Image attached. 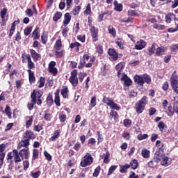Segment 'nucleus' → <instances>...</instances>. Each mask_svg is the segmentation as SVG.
<instances>
[{"mask_svg":"<svg viewBox=\"0 0 178 178\" xmlns=\"http://www.w3.org/2000/svg\"><path fill=\"white\" fill-rule=\"evenodd\" d=\"M154 161L156 163H159V162H161V165L165 168L172 163V159H170L163 154V149H160L159 151L156 152L154 156Z\"/></svg>","mask_w":178,"mask_h":178,"instance_id":"f257e3e1","label":"nucleus"},{"mask_svg":"<svg viewBox=\"0 0 178 178\" xmlns=\"http://www.w3.org/2000/svg\"><path fill=\"white\" fill-rule=\"evenodd\" d=\"M135 83L138 84V86H140V87H143L144 86V83H147V84H149L151 83V77L147 74H143V75H136L134 76Z\"/></svg>","mask_w":178,"mask_h":178,"instance_id":"f03ea898","label":"nucleus"},{"mask_svg":"<svg viewBox=\"0 0 178 178\" xmlns=\"http://www.w3.org/2000/svg\"><path fill=\"white\" fill-rule=\"evenodd\" d=\"M147 97L144 96L138 103L136 104V111L137 113H143L147 102H148Z\"/></svg>","mask_w":178,"mask_h":178,"instance_id":"7ed1b4c3","label":"nucleus"},{"mask_svg":"<svg viewBox=\"0 0 178 178\" xmlns=\"http://www.w3.org/2000/svg\"><path fill=\"white\" fill-rule=\"evenodd\" d=\"M94 159L92 158V156H91L90 153H86L81 161V166L82 168H86V166H89V165H91Z\"/></svg>","mask_w":178,"mask_h":178,"instance_id":"20e7f679","label":"nucleus"},{"mask_svg":"<svg viewBox=\"0 0 178 178\" xmlns=\"http://www.w3.org/2000/svg\"><path fill=\"white\" fill-rule=\"evenodd\" d=\"M31 97V99H34V101H36L37 105H41V104H42V101H41V97H42V92L33 91Z\"/></svg>","mask_w":178,"mask_h":178,"instance_id":"39448f33","label":"nucleus"},{"mask_svg":"<svg viewBox=\"0 0 178 178\" xmlns=\"http://www.w3.org/2000/svg\"><path fill=\"white\" fill-rule=\"evenodd\" d=\"M70 82L74 87H76L79 84V79L77 78V70H74L71 72V76L70 77Z\"/></svg>","mask_w":178,"mask_h":178,"instance_id":"423d86ee","label":"nucleus"},{"mask_svg":"<svg viewBox=\"0 0 178 178\" xmlns=\"http://www.w3.org/2000/svg\"><path fill=\"white\" fill-rule=\"evenodd\" d=\"M19 155L21 156L22 159H29V158H30L29 147H25L24 149H22L21 151H19Z\"/></svg>","mask_w":178,"mask_h":178,"instance_id":"0eeeda50","label":"nucleus"},{"mask_svg":"<svg viewBox=\"0 0 178 178\" xmlns=\"http://www.w3.org/2000/svg\"><path fill=\"white\" fill-rule=\"evenodd\" d=\"M90 30L92 41L94 42L98 41V29H96L95 26H91Z\"/></svg>","mask_w":178,"mask_h":178,"instance_id":"6e6552de","label":"nucleus"},{"mask_svg":"<svg viewBox=\"0 0 178 178\" xmlns=\"http://www.w3.org/2000/svg\"><path fill=\"white\" fill-rule=\"evenodd\" d=\"M120 78L122 80V81H124L125 86H131L133 82L131 81V79H130V78H129V76L126 75V74H121Z\"/></svg>","mask_w":178,"mask_h":178,"instance_id":"1a4fd4ad","label":"nucleus"},{"mask_svg":"<svg viewBox=\"0 0 178 178\" xmlns=\"http://www.w3.org/2000/svg\"><path fill=\"white\" fill-rule=\"evenodd\" d=\"M145 45H147V42H145V41L143 40H140L136 42L135 45V49L140 51V49H143V48H145Z\"/></svg>","mask_w":178,"mask_h":178,"instance_id":"9d476101","label":"nucleus"},{"mask_svg":"<svg viewBox=\"0 0 178 178\" xmlns=\"http://www.w3.org/2000/svg\"><path fill=\"white\" fill-rule=\"evenodd\" d=\"M29 145H30V142H29V139L22 140L18 144L17 149H22V147H25V148H28L27 147H29Z\"/></svg>","mask_w":178,"mask_h":178,"instance_id":"9b49d317","label":"nucleus"},{"mask_svg":"<svg viewBox=\"0 0 178 178\" xmlns=\"http://www.w3.org/2000/svg\"><path fill=\"white\" fill-rule=\"evenodd\" d=\"M116 70L118 72V77H120L122 76V74H120V72L123 71V69H124V63H120L115 66Z\"/></svg>","mask_w":178,"mask_h":178,"instance_id":"f8f14e48","label":"nucleus"},{"mask_svg":"<svg viewBox=\"0 0 178 178\" xmlns=\"http://www.w3.org/2000/svg\"><path fill=\"white\" fill-rule=\"evenodd\" d=\"M24 137L27 140H34L35 138L34 133L31 131H26L24 134Z\"/></svg>","mask_w":178,"mask_h":178,"instance_id":"ddd939ff","label":"nucleus"},{"mask_svg":"<svg viewBox=\"0 0 178 178\" xmlns=\"http://www.w3.org/2000/svg\"><path fill=\"white\" fill-rule=\"evenodd\" d=\"M108 55L113 59V60H116L119 56L118 53L113 49H108Z\"/></svg>","mask_w":178,"mask_h":178,"instance_id":"4468645a","label":"nucleus"},{"mask_svg":"<svg viewBox=\"0 0 178 178\" xmlns=\"http://www.w3.org/2000/svg\"><path fill=\"white\" fill-rule=\"evenodd\" d=\"M25 58L28 60L29 70H30L31 69H34V63H33V61H31V57L30 56V54H26Z\"/></svg>","mask_w":178,"mask_h":178,"instance_id":"2eb2a0df","label":"nucleus"},{"mask_svg":"<svg viewBox=\"0 0 178 178\" xmlns=\"http://www.w3.org/2000/svg\"><path fill=\"white\" fill-rule=\"evenodd\" d=\"M70 20H72V16L69 13H65V19L63 21V26L66 27L69 23H70Z\"/></svg>","mask_w":178,"mask_h":178,"instance_id":"dca6fc26","label":"nucleus"},{"mask_svg":"<svg viewBox=\"0 0 178 178\" xmlns=\"http://www.w3.org/2000/svg\"><path fill=\"white\" fill-rule=\"evenodd\" d=\"M13 156H14V161L15 162H22V157L20 158V154H19V152L17 150L15 149L13 151Z\"/></svg>","mask_w":178,"mask_h":178,"instance_id":"f3484780","label":"nucleus"},{"mask_svg":"<svg viewBox=\"0 0 178 178\" xmlns=\"http://www.w3.org/2000/svg\"><path fill=\"white\" fill-rule=\"evenodd\" d=\"M171 20H177L176 15H175L173 13H170L165 16L166 23H170Z\"/></svg>","mask_w":178,"mask_h":178,"instance_id":"a211bd4d","label":"nucleus"},{"mask_svg":"<svg viewBox=\"0 0 178 178\" xmlns=\"http://www.w3.org/2000/svg\"><path fill=\"white\" fill-rule=\"evenodd\" d=\"M54 102L56 106H60V99L59 97V90H57L55 92Z\"/></svg>","mask_w":178,"mask_h":178,"instance_id":"6ab92c4d","label":"nucleus"},{"mask_svg":"<svg viewBox=\"0 0 178 178\" xmlns=\"http://www.w3.org/2000/svg\"><path fill=\"white\" fill-rule=\"evenodd\" d=\"M114 9L117 12H122L123 10V5L122 3H118V1H114Z\"/></svg>","mask_w":178,"mask_h":178,"instance_id":"aec40b11","label":"nucleus"},{"mask_svg":"<svg viewBox=\"0 0 178 178\" xmlns=\"http://www.w3.org/2000/svg\"><path fill=\"white\" fill-rule=\"evenodd\" d=\"M54 49H56V51H60V49H62V40L60 39L56 40Z\"/></svg>","mask_w":178,"mask_h":178,"instance_id":"412c9836","label":"nucleus"},{"mask_svg":"<svg viewBox=\"0 0 178 178\" xmlns=\"http://www.w3.org/2000/svg\"><path fill=\"white\" fill-rule=\"evenodd\" d=\"M165 51H166V49L165 47H158L156 51V54L158 56H161V55H163L165 54Z\"/></svg>","mask_w":178,"mask_h":178,"instance_id":"4be33fe9","label":"nucleus"},{"mask_svg":"<svg viewBox=\"0 0 178 178\" xmlns=\"http://www.w3.org/2000/svg\"><path fill=\"white\" fill-rule=\"evenodd\" d=\"M31 55L32 58H33L34 60H38V58H40V54L37 53V51L33 49H31Z\"/></svg>","mask_w":178,"mask_h":178,"instance_id":"5701e85b","label":"nucleus"},{"mask_svg":"<svg viewBox=\"0 0 178 178\" xmlns=\"http://www.w3.org/2000/svg\"><path fill=\"white\" fill-rule=\"evenodd\" d=\"M149 154H150L149 150L147 149H143L141 151L142 156H143L145 159L149 158Z\"/></svg>","mask_w":178,"mask_h":178,"instance_id":"b1692460","label":"nucleus"},{"mask_svg":"<svg viewBox=\"0 0 178 178\" xmlns=\"http://www.w3.org/2000/svg\"><path fill=\"white\" fill-rule=\"evenodd\" d=\"M102 102L104 104H106V105H108V106H110L111 104L113 102V100H112V99H111L109 97H106V96H104Z\"/></svg>","mask_w":178,"mask_h":178,"instance_id":"393cba45","label":"nucleus"},{"mask_svg":"<svg viewBox=\"0 0 178 178\" xmlns=\"http://www.w3.org/2000/svg\"><path fill=\"white\" fill-rule=\"evenodd\" d=\"M33 35L35 40H38L40 38V28H36L33 32Z\"/></svg>","mask_w":178,"mask_h":178,"instance_id":"a878e982","label":"nucleus"},{"mask_svg":"<svg viewBox=\"0 0 178 178\" xmlns=\"http://www.w3.org/2000/svg\"><path fill=\"white\" fill-rule=\"evenodd\" d=\"M29 76V81L34 83L35 81V78L34 77V72L31 71V70H28Z\"/></svg>","mask_w":178,"mask_h":178,"instance_id":"bb28decb","label":"nucleus"},{"mask_svg":"<svg viewBox=\"0 0 178 178\" xmlns=\"http://www.w3.org/2000/svg\"><path fill=\"white\" fill-rule=\"evenodd\" d=\"M59 136H60V131H59V130H56L55 131L54 134L53 135V136H51L50 138V140L55 141V140H56V138H59Z\"/></svg>","mask_w":178,"mask_h":178,"instance_id":"cd10ccee","label":"nucleus"},{"mask_svg":"<svg viewBox=\"0 0 178 178\" xmlns=\"http://www.w3.org/2000/svg\"><path fill=\"white\" fill-rule=\"evenodd\" d=\"M109 152H106L104 153L102 156V159H104V163H109Z\"/></svg>","mask_w":178,"mask_h":178,"instance_id":"c85d7f7f","label":"nucleus"},{"mask_svg":"<svg viewBox=\"0 0 178 178\" xmlns=\"http://www.w3.org/2000/svg\"><path fill=\"white\" fill-rule=\"evenodd\" d=\"M110 108L111 109H113L114 111H120V106L118 105L115 102H112V103L110 104Z\"/></svg>","mask_w":178,"mask_h":178,"instance_id":"c756f323","label":"nucleus"},{"mask_svg":"<svg viewBox=\"0 0 178 178\" xmlns=\"http://www.w3.org/2000/svg\"><path fill=\"white\" fill-rule=\"evenodd\" d=\"M156 49V44H153L150 49H149L148 55H154L155 50Z\"/></svg>","mask_w":178,"mask_h":178,"instance_id":"7c9ffc66","label":"nucleus"},{"mask_svg":"<svg viewBox=\"0 0 178 178\" xmlns=\"http://www.w3.org/2000/svg\"><path fill=\"white\" fill-rule=\"evenodd\" d=\"M108 30L109 34H111L113 37H116V31L113 29V26H109Z\"/></svg>","mask_w":178,"mask_h":178,"instance_id":"2f4dec72","label":"nucleus"},{"mask_svg":"<svg viewBox=\"0 0 178 178\" xmlns=\"http://www.w3.org/2000/svg\"><path fill=\"white\" fill-rule=\"evenodd\" d=\"M41 40L42 44H47V42L48 41V35L46 33H43L41 36Z\"/></svg>","mask_w":178,"mask_h":178,"instance_id":"473e14b6","label":"nucleus"},{"mask_svg":"<svg viewBox=\"0 0 178 178\" xmlns=\"http://www.w3.org/2000/svg\"><path fill=\"white\" fill-rule=\"evenodd\" d=\"M60 17H62V13H60V12H57V13L54 15V17H53V20H54V22H57V21L59 20V19H60Z\"/></svg>","mask_w":178,"mask_h":178,"instance_id":"72a5a7b5","label":"nucleus"},{"mask_svg":"<svg viewBox=\"0 0 178 178\" xmlns=\"http://www.w3.org/2000/svg\"><path fill=\"white\" fill-rule=\"evenodd\" d=\"M67 92H69V89L67 88H64L61 90V95L63 98H67Z\"/></svg>","mask_w":178,"mask_h":178,"instance_id":"f704fd0d","label":"nucleus"},{"mask_svg":"<svg viewBox=\"0 0 178 178\" xmlns=\"http://www.w3.org/2000/svg\"><path fill=\"white\" fill-rule=\"evenodd\" d=\"M6 13H7V10L6 8H3L1 12H0V15L1 19L3 20H5V17H6Z\"/></svg>","mask_w":178,"mask_h":178,"instance_id":"c9c22d12","label":"nucleus"},{"mask_svg":"<svg viewBox=\"0 0 178 178\" xmlns=\"http://www.w3.org/2000/svg\"><path fill=\"white\" fill-rule=\"evenodd\" d=\"M117 168H118V165L111 166L108 170V175L111 176V175H112V173H113L116 170Z\"/></svg>","mask_w":178,"mask_h":178,"instance_id":"e433bc0d","label":"nucleus"},{"mask_svg":"<svg viewBox=\"0 0 178 178\" xmlns=\"http://www.w3.org/2000/svg\"><path fill=\"white\" fill-rule=\"evenodd\" d=\"M153 27L154 29H156V30H165V26L159 24H154Z\"/></svg>","mask_w":178,"mask_h":178,"instance_id":"4c0bfd02","label":"nucleus"},{"mask_svg":"<svg viewBox=\"0 0 178 178\" xmlns=\"http://www.w3.org/2000/svg\"><path fill=\"white\" fill-rule=\"evenodd\" d=\"M132 169H137V166H138V162H137V160L134 159L132 160L130 163Z\"/></svg>","mask_w":178,"mask_h":178,"instance_id":"58836bf2","label":"nucleus"},{"mask_svg":"<svg viewBox=\"0 0 178 178\" xmlns=\"http://www.w3.org/2000/svg\"><path fill=\"white\" fill-rule=\"evenodd\" d=\"M87 77V74L84 72H80L79 74V80L81 83H83V80H84V78Z\"/></svg>","mask_w":178,"mask_h":178,"instance_id":"ea45409f","label":"nucleus"},{"mask_svg":"<svg viewBox=\"0 0 178 178\" xmlns=\"http://www.w3.org/2000/svg\"><path fill=\"white\" fill-rule=\"evenodd\" d=\"M100 171H101V167L100 166L97 167L95 169V172L93 173V177H98Z\"/></svg>","mask_w":178,"mask_h":178,"instance_id":"a19ab883","label":"nucleus"},{"mask_svg":"<svg viewBox=\"0 0 178 178\" xmlns=\"http://www.w3.org/2000/svg\"><path fill=\"white\" fill-rule=\"evenodd\" d=\"M33 31V27L29 26L24 30V33L25 35H30V33Z\"/></svg>","mask_w":178,"mask_h":178,"instance_id":"79ce46f5","label":"nucleus"},{"mask_svg":"<svg viewBox=\"0 0 178 178\" xmlns=\"http://www.w3.org/2000/svg\"><path fill=\"white\" fill-rule=\"evenodd\" d=\"M31 102H32V103H28V105H27L28 109H29V111H31V110L33 109V108H34V104H37L36 101L34 100V99H32V100H31Z\"/></svg>","mask_w":178,"mask_h":178,"instance_id":"37998d69","label":"nucleus"},{"mask_svg":"<svg viewBox=\"0 0 178 178\" xmlns=\"http://www.w3.org/2000/svg\"><path fill=\"white\" fill-rule=\"evenodd\" d=\"M102 76H108L109 74V70L106 68V65H104V68L102 70Z\"/></svg>","mask_w":178,"mask_h":178,"instance_id":"c03bdc74","label":"nucleus"},{"mask_svg":"<svg viewBox=\"0 0 178 178\" xmlns=\"http://www.w3.org/2000/svg\"><path fill=\"white\" fill-rule=\"evenodd\" d=\"M5 111L7 116L10 119V118H12V112L10 111V107L6 106Z\"/></svg>","mask_w":178,"mask_h":178,"instance_id":"a18cd8bd","label":"nucleus"},{"mask_svg":"<svg viewBox=\"0 0 178 178\" xmlns=\"http://www.w3.org/2000/svg\"><path fill=\"white\" fill-rule=\"evenodd\" d=\"M39 88H42V87H44V84H45V78L44 77H40V81H39Z\"/></svg>","mask_w":178,"mask_h":178,"instance_id":"49530a36","label":"nucleus"},{"mask_svg":"<svg viewBox=\"0 0 178 178\" xmlns=\"http://www.w3.org/2000/svg\"><path fill=\"white\" fill-rule=\"evenodd\" d=\"M49 73H52L54 76H56V74H58V69H56L55 67L49 68Z\"/></svg>","mask_w":178,"mask_h":178,"instance_id":"de8ad7c7","label":"nucleus"},{"mask_svg":"<svg viewBox=\"0 0 178 178\" xmlns=\"http://www.w3.org/2000/svg\"><path fill=\"white\" fill-rule=\"evenodd\" d=\"M25 13L27 15V16H29V17H32V16L34 15V13L31 8H27Z\"/></svg>","mask_w":178,"mask_h":178,"instance_id":"09e8293b","label":"nucleus"},{"mask_svg":"<svg viewBox=\"0 0 178 178\" xmlns=\"http://www.w3.org/2000/svg\"><path fill=\"white\" fill-rule=\"evenodd\" d=\"M3 159H5V153H0V169L3 165Z\"/></svg>","mask_w":178,"mask_h":178,"instance_id":"8fccbe9b","label":"nucleus"},{"mask_svg":"<svg viewBox=\"0 0 178 178\" xmlns=\"http://www.w3.org/2000/svg\"><path fill=\"white\" fill-rule=\"evenodd\" d=\"M31 124H33V116L29 117V120L26 121V129H29V127H30Z\"/></svg>","mask_w":178,"mask_h":178,"instance_id":"3c124183","label":"nucleus"},{"mask_svg":"<svg viewBox=\"0 0 178 178\" xmlns=\"http://www.w3.org/2000/svg\"><path fill=\"white\" fill-rule=\"evenodd\" d=\"M67 33H69V28L66 27L62 30L63 37L66 38L67 37Z\"/></svg>","mask_w":178,"mask_h":178,"instance_id":"603ef678","label":"nucleus"},{"mask_svg":"<svg viewBox=\"0 0 178 178\" xmlns=\"http://www.w3.org/2000/svg\"><path fill=\"white\" fill-rule=\"evenodd\" d=\"M146 138H148V134H140L138 136V139L139 140H145Z\"/></svg>","mask_w":178,"mask_h":178,"instance_id":"864d4df0","label":"nucleus"},{"mask_svg":"<svg viewBox=\"0 0 178 178\" xmlns=\"http://www.w3.org/2000/svg\"><path fill=\"white\" fill-rule=\"evenodd\" d=\"M44 155L46 159H47V161H52V156H51L50 154L48 153V152L44 151Z\"/></svg>","mask_w":178,"mask_h":178,"instance_id":"5fc2aeb1","label":"nucleus"},{"mask_svg":"<svg viewBox=\"0 0 178 178\" xmlns=\"http://www.w3.org/2000/svg\"><path fill=\"white\" fill-rule=\"evenodd\" d=\"M95 143H97L95 141V139H94L93 138H91L88 140V147H92V145H94V144H95Z\"/></svg>","mask_w":178,"mask_h":178,"instance_id":"6e6d98bb","label":"nucleus"},{"mask_svg":"<svg viewBox=\"0 0 178 178\" xmlns=\"http://www.w3.org/2000/svg\"><path fill=\"white\" fill-rule=\"evenodd\" d=\"M90 105H91V106H92V108H94V106H95L97 105V97H93L91 99Z\"/></svg>","mask_w":178,"mask_h":178,"instance_id":"4d7b16f0","label":"nucleus"},{"mask_svg":"<svg viewBox=\"0 0 178 178\" xmlns=\"http://www.w3.org/2000/svg\"><path fill=\"white\" fill-rule=\"evenodd\" d=\"M41 175V171H37L35 172H31V176L33 178H38L40 177V175Z\"/></svg>","mask_w":178,"mask_h":178,"instance_id":"13d9d810","label":"nucleus"},{"mask_svg":"<svg viewBox=\"0 0 178 178\" xmlns=\"http://www.w3.org/2000/svg\"><path fill=\"white\" fill-rule=\"evenodd\" d=\"M168 2H172V9H175V8H177L178 6V0H175L174 1L172 0L168 1Z\"/></svg>","mask_w":178,"mask_h":178,"instance_id":"bf43d9fd","label":"nucleus"},{"mask_svg":"<svg viewBox=\"0 0 178 178\" xmlns=\"http://www.w3.org/2000/svg\"><path fill=\"white\" fill-rule=\"evenodd\" d=\"M168 116H173V115H175V110H173V108H172V106L168 107Z\"/></svg>","mask_w":178,"mask_h":178,"instance_id":"052dcab7","label":"nucleus"},{"mask_svg":"<svg viewBox=\"0 0 178 178\" xmlns=\"http://www.w3.org/2000/svg\"><path fill=\"white\" fill-rule=\"evenodd\" d=\"M158 127L160 131H163V129H165V123L163 122H160L158 124Z\"/></svg>","mask_w":178,"mask_h":178,"instance_id":"680f3d73","label":"nucleus"},{"mask_svg":"<svg viewBox=\"0 0 178 178\" xmlns=\"http://www.w3.org/2000/svg\"><path fill=\"white\" fill-rule=\"evenodd\" d=\"M38 155H39L38 149H33V159H37V158H38Z\"/></svg>","mask_w":178,"mask_h":178,"instance_id":"e2e57ef3","label":"nucleus"},{"mask_svg":"<svg viewBox=\"0 0 178 178\" xmlns=\"http://www.w3.org/2000/svg\"><path fill=\"white\" fill-rule=\"evenodd\" d=\"M128 16H138V13L133 10H129L128 11Z\"/></svg>","mask_w":178,"mask_h":178,"instance_id":"0e129e2a","label":"nucleus"},{"mask_svg":"<svg viewBox=\"0 0 178 178\" xmlns=\"http://www.w3.org/2000/svg\"><path fill=\"white\" fill-rule=\"evenodd\" d=\"M156 163H156L155 161H151L147 163V165L149 168H155V166H156Z\"/></svg>","mask_w":178,"mask_h":178,"instance_id":"69168bd1","label":"nucleus"},{"mask_svg":"<svg viewBox=\"0 0 178 178\" xmlns=\"http://www.w3.org/2000/svg\"><path fill=\"white\" fill-rule=\"evenodd\" d=\"M124 124L126 127H130L131 124V120H124Z\"/></svg>","mask_w":178,"mask_h":178,"instance_id":"338daca9","label":"nucleus"},{"mask_svg":"<svg viewBox=\"0 0 178 178\" xmlns=\"http://www.w3.org/2000/svg\"><path fill=\"white\" fill-rule=\"evenodd\" d=\"M168 33H176V31H178V25L174 29V28H170L168 30Z\"/></svg>","mask_w":178,"mask_h":178,"instance_id":"774afa93","label":"nucleus"}]
</instances>
